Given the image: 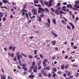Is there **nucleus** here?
Segmentation results:
<instances>
[{"instance_id":"nucleus-1","label":"nucleus","mask_w":79,"mask_h":79,"mask_svg":"<svg viewBox=\"0 0 79 79\" xmlns=\"http://www.w3.org/2000/svg\"><path fill=\"white\" fill-rule=\"evenodd\" d=\"M18 52H17L16 55L17 56V57L18 59V61H19L18 62L20 66H22L23 63L21 60H20V56L18 55Z\"/></svg>"},{"instance_id":"nucleus-2","label":"nucleus","mask_w":79,"mask_h":79,"mask_svg":"<svg viewBox=\"0 0 79 79\" xmlns=\"http://www.w3.org/2000/svg\"><path fill=\"white\" fill-rule=\"evenodd\" d=\"M38 13H40L41 11H45V9L44 8H42L41 7H38Z\"/></svg>"},{"instance_id":"nucleus-3","label":"nucleus","mask_w":79,"mask_h":79,"mask_svg":"<svg viewBox=\"0 0 79 79\" xmlns=\"http://www.w3.org/2000/svg\"><path fill=\"white\" fill-rule=\"evenodd\" d=\"M36 11L37 10H36V9L34 8L32 9L31 10V11L32 13H33V14L34 15H36L37 14V12H36Z\"/></svg>"},{"instance_id":"nucleus-4","label":"nucleus","mask_w":79,"mask_h":79,"mask_svg":"<svg viewBox=\"0 0 79 79\" xmlns=\"http://www.w3.org/2000/svg\"><path fill=\"white\" fill-rule=\"evenodd\" d=\"M47 21L48 23H45L46 25H48L47 27L48 28L50 27V20L48 19H47Z\"/></svg>"},{"instance_id":"nucleus-5","label":"nucleus","mask_w":79,"mask_h":79,"mask_svg":"<svg viewBox=\"0 0 79 79\" xmlns=\"http://www.w3.org/2000/svg\"><path fill=\"white\" fill-rule=\"evenodd\" d=\"M41 73L44 74V76H46V74H47V72H45V70H44V69L41 70Z\"/></svg>"},{"instance_id":"nucleus-6","label":"nucleus","mask_w":79,"mask_h":79,"mask_svg":"<svg viewBox=\"0 0 79 79\" xmlns=\"http://www.w3.org/2000/svg\"><path fill=\"white\" fill-rule=\"evenodd\" d=\"M51 33L52 35H54L55 37H58V35L55 33L53 32V31H51Z\"/></svg>"},{"instance_id":"nucleus-7","label":"nucleus","mask_w":79,"mask_h":79,"mask_svg":"<svg viewBox=\"0 0 79 79\" xmlns=\"http://www.w3.org/2000/svg\"><path fill=\"white\" fill-rule=\"evenodd\" d=\"M8 55L9 56H11V58H14V54L12 53L10 54V53H8Z\"/></svg>"},{"instance_id":"nucleus-8","label":"nucleus","mask_w":79,"mask_h":79,"mask_svg":"<svg viewBox=\"0 0 79 79\" xmlns=\"http://www.w3.org/2000/svg\"><path fill=\"white\" fill-rule=\"evenodd\" d=\"M52 0H50L49 2V4L48 5V8H50V6H52Z\"/></svg>"},{"instance_id":"nucleus-9","label":"nucleus","mask_w":79,"mask_h":79,"mask_svg":"<svg viewBox=\"0 0 79 79\" xmlns=\"http://www.w3.org/2000/svg\"><path fill=\"white\" fill-rule=\"evenodd\" d=\"M35 61H33L32 62V65L31 67V69H34V65H35Z\"/></svg>"},{"instance_id":"nucleus-10","label":"nucleus","mask_w":79,"mask_h":79,"mask_svg":"<svg viewBox=\"0 0 79 79\" xmlns=\"http://www.w3.org/2000/svg\"><path fill=\"white\" fill-rule=\"evenodd\" d=\"M37 65H36L35 67L34 68L33 70V72L34 73H36L37 71Z\"/></svg>"},{"instance_id":"nucleus-11","label":"nucleus","mask_w":79,"mask_h":79,"mask_svg":"<svg viewBox=\"0 0 79 79\" xmlns=\"http://www.w3.org/2000/svg\"><path fill=\"white\" fill-rule=\"evenodd\" d=\"M2 2L4 3H8L9 4H11L10 2H9L8 1L6 0H2Z\"/></svg>"},{"instance_id":"nucleus-12","label":"nucleus","mask_w":79,"mask_h":79,"mask_svg":"<svg viewBox=\"0 0 79 79\" xmlns=\"http://www.w3.org/2000/svg\"><path fill=\"white\" fill-rule=\"evenodd\" d=\"M66 6L67 8H70L71 9H73V7L72 6V5L70 4H68Z\"/></svg>"},{"instance_id":"nucleus-13","label":"nucleus","mask_w":79,"mask_h":79,"mask_svg":"<svg viewBox=\"0 0 79 79\" xmlns=\"http://www.w3.org/2000/svg\"><path fill=\"white\" fill-rule=\"evenodd\" d=\"M41 61L42 60H39L37 63V65H38V66H40V65Z\"/></svg>"},{"instance_id":"nucleus-14","label":"nucleus","mask_w":79,"mask_h":79,"mask_svg":"<svg viewBox=\"0 0 79 79\" xmlns=\"http://www.w3.org/2000/svg\"><path fill=\"white\" fill-rule=\"evenodd\" d=\"M69 24H70V25H71V26L72 27V29H74L75 27L74 25H73V23L71 22L69 23Z\"/></svg>"},{"instance_id":"nucleus-15","label":"nucleus","mask_w":79,"mask_h":79,"mask_svg":"<svg viewBox=\"0 0 79 79\" xmlns=\"http://www.w3.org/2000/svg\"><path fill=\"white\" fill-rule=\"evenodd\" d=\"M29 78H31L33 79L34 77V75H30L28 77Z\"/></svg>"},{"instance_id":"nucleus-16","label":"nucleus","mask_w":79,"mask_h":79,"mask_svg":"<svg viewBox=\"0 0 79 79\" xmlns=\"http://www.w3.org/2000/svg\"><path fill=\"white\" fill-rule=\"evenodd\" d=\"M44 69H46V70H50V68L48 66H47L46 67H44Z\"/></svg>"},{"instance_id":"nucleus-17","label":"nucleus","mask_w":79,"mask_h":79,"mask_svg":"<svg viewBox=\"0 0 79 79\" xmlns=\"http://www.w3.org/2000/svg\"><path fill=\"white\" fill-rule=\"evenodd\" d=\"M59 11H60L57 10H56L55 11V13H56V14H57V15H61L60 13H59Z\"/></svg>"},{"instance_id":"nucleus-18","label":"nucleus","mask_w":79,"mask_h":79,"mask_svg":"<svg viewBox=\"0 0 79 79\" xmlns=\"http://www.w3.org/2000/svg\"><path fill=\"white\" fill-rule=\"evenodd\" d=\"M22 69H24V68H26V64H23L22 65Z\"/></svg>"},{"instance_id":"nucleus-19","label":"nucleus","mask_w":79,"mask_h":79,"mask_svg":"<svg viewBox=\"0 0 79 79\" xmlns=\"http://www.w3.org/2000/svg\"><path fill=\"white\" fill-rule=\"evenodd\" d=\"M17 53H18V55L19 56H20V58H21V59L23 58V57L22 56H21V54H20V52H17Z\"/></svg>"},{"instance_id":"nucleus-20","label":"nucleus","mask_w":79,"mask_h":79,"mask_svg":"<svg viewBox=\"0 0 79 79\" xmlns=\"http://www.w3.org/2000/svg\"><path fill=\"white\" fill-rule=\"evenodd\" d=\"M59 13H61L62 14H64V15H66V12H64L63 11L61 10L60 11H59Z\"/></svg>"},{"instance_id":"nucleus-21","label":"nucleus","mask_w":79,"mask_h":79,"mask_svg":"<svg viewBox=\"0 0 79 79\" xmlns=\"http://www.w3.org/2000/svg\"><path fill=\"white\" fill-rule=\"evenodd\" d=\"M43 63L44 66H47V63L45 61H43Z\"/></svg>"},{"instance_id":"nucleus-22","label":"nucleus","mask_w":79,"mask_h":79,"mask_svg":"<svg viewBox=\"0 0 79 79\" xmlns=\"http://www.w3.org/2000/svg\"><path fill=\"white\" fill-rule=\"evenodd\" d=\"M21 54L22 55H23V56L25 57V58H27V55L25 54H23V53H22V52H21Z\"/></svg>"},{"instance_id":"nucleus-23","label":"nucleus","mask_w":79,"mask_h":79,"mask_svg":"<svg viewBox=\"0 0 79 79\" xmlns=\"http://www.w3.org/2000/svg\"><path fill=\"white\" fill-rule=\"evenodd\" d=\"M52 22L53 23H54L55 24H56V20L54 18L53 20H52Z\"/></svg>"},{"instance_id":"nucleus-24","label":"nucleus","mask_w":79,"mask_h":79,"mask_svg":"<svg viewBox=\"0 0 79 79\" xmlns=\"http://www.w3.org/2000/svg\"><path fill=\"white\" fill-rule=\"evenodd\" d=\"M1 79H6L5 77L3 75H1Z\"/></svg>"},{"instance_id":"nucleus-25","label":"nucleus","mask_w":79,"mask_h":79,"mask_svg":"<svg viewBox=\"0 0 79 79\" xmlns=\"http://www.w3.org/2000/svg\"><path fill=\"white\" fill-rule=\"evenodd\" d=\"M38 76L40 77H41L42 76V73H40L38 74Z\"/></svg>"},{"instance_id":"nucleus-26","label":"nucleus","mask_w":79,"mask_h":79,"mask_svg":"<svg viewBox=\"0 0 79 79\" xmlns=\"http://www.w3.org/2000/svg\"><path fill=\"white\" fill-rule=\"evenodd\" d=\"M51 43L53 45H54L56 44V42L55 41H52Z\"/></svg>"},{"instance_id":"nucleus-27","label":"nucleus","mask_w":79,"mask_h":79,"mask_svg":"<svg viewBox=\"0 0 79 79\" xmlns=\"http://www.w3.org/2000/svg\"><path fill=\"white\" fill-rule=\"evenodd\" d=\"M28 57L30 59H32V58H33V57H32V55H29L28 56Z\"/></svg>"},{"instance_id":"nucleus-28","label":"nucleus","mask_w":79,"mask_h":79,"mask_svg":"<svg viewBox=\"0 0 79 79\" xmlns=\"http://www.w3.org/2000/svg\"><path fill=\"white\" fill-rule=\"evenodd\" d=\"M61 68L62 69H63L64 68V65L63 64L61 66Z\"/></svg>"},{"instance_id":"nucleus-29","label":"nucleus","mask_w":79,"mask_h":79,"mask_svg":"<svg viewBox=\"0 0 79 79\" xmlns=\"http://www.w3.org/2000/svg\"><path fill=\"white\" fill-rule=\"evenodd\" d=\"M48 77H52V74L51 73H48Z\"/></svg>"},{"instance_id":"nucleus-30","label":"nucleus","mask_w":79,"mask_h":79,"mask_svg":"<svg viewBox=\"0 0 79 79\" xmlns=\"http://www.w3.org/2000/svg\"><path fill=\"white\" fill-rule=\"evenodd\" d=\"M3 16V13L0 12V18Z\"/></svg>"},{"instance_id":"nucleus-31","label":"nucleus","mask_w":79,"mask_h":79,"mask_svg":"<svg viewBox=\"0 0 79 79\" xmlns=\"http://www.w3.org/2000/svg\"><path fill=\"white\" fill-rule=\"evenodd\" d=\"M52 70L53 71H54V72H56L57 71L56 69L55 68H52Z\"/></svg>"},{"instance_id":"nucleus-32","label":"nucleus","mask_w":79,"mask_h":79,"mask_svg":"<svg viewBox=\"0 0 79 79\" xmlns=\"http://www.w3.org/2000/svg\"><path fill=\"white\" fill-rule=\"evenodd\" d=\"M34 3H39V1L37 0H34Z\"/></svg>"},{"instance_id":"nucleus-33","label":"nucleus","mask_w":79,"mask_h":79,"mask_svg":"<svg viewBox=\"0 0 79 79\" xmlns=\"http://www.w3.org/2000/svg\"><path fill=\"white\" fill-rule=\"evenodd\" d=\"M51 11L52 12V13H54L55 10L53 9V8L52 7L51 8Z\"/></svg>"},{"instance_id":"nucleus-34","label":"nucleus","mask_w":79,"mask_h":79,"mask_svg":"<svg viewBox=\"0 0 79 79\" xmlns=\"http://www.w3.org/2000/svg\"><path fill=\"white\" fill-rule=\"evenodd\" d=\"M16 48L15 46H14L12 48V50L13 52H15V49Z\"/></svg>"},{"instance_id":"nucleus-35","label":"nucleus","mask_w":79,"mask_h":79,"mask_svg":"<svg viewBox=\"0 0 79 79\" xmlns=\"http://www.w3.org/2000/svg\"><path fill=\"white\" fill-rule=\"evenodd\" d=\"M75 5H78L79 4V1H76V2H75Z\"/></svg>"},{"instance_id":"nucleus-36","label":"nucleus","mask_w":79,"mask_h":79,"mask_svg":"<svg viewBox=\"0 0 79 79\" xmlns=\"http://www.w3.org/2000/svg\"><path fill=\"white\" fill-rule=\"evenodd\" d=\"M42 68V67L40 65L38 67V70H39L40 69H41Z\"/></svg>"},{"instance_id":"nucleus-37","label":"nucleus","mask_w":79,"mask_h":79,"mask_svg":"<svg viewBox=\"0 0 79 79\" xmlns=\"http://www.w3.org/2000/svg\"><path fill=\"white\" fill-rule=\"evenodd\" d=\"M39 56L41 58H44V56H43V55L40 54Z\"/></svg>"},{"instance_id":"nucleus-38","label":"nucleus","mask_w":79,"mask_h":79,"mask_svg":"<svg viewBox=\"0 0 79 79\" xmlns=\"http://www.w3.org/2000/svg\"><path fill=\"white\" fill-rule=\"evenodd\" d=\"M45 15L44 14H42L41 15H40V18H42V17H44Z\"/></svg>"},{"instance_id":"nucleus-39","label":"nucleus","mask_w":79,"mask_h":79,"mask_svg":"<svg viewBox=\"0 0 79 79\" xmlns=\"http://www.w3.org/2000/svg\"><path fill=\"white\" fill-rule=\"evenodd\" d=\"M44 3L45 4V5H47V6H48V2H44Z\"/></svg>"},{"instance_id":"nucleus-40","label":"nucleus","mask_w":79,"mask_h":79,"mask_svg":"<svg viewBox=\"0 0 79 79\" xmlns=\"http://www.w3.org/2000/svg\"><path fill=\"white\" fill-rule=\"evenodd\" d=\"M56 8L57 10H61V7H59L58 6V7H56Z\"/></svg>"},{"instance_id":"nucleus-41","label":"nucleus","mask_w":79,"mask_h":79,"mask_svg":"<svg viewBox=\"0 0 79 79\" xmlns=\"http://www.w3.org/2000/svg\"><path fill=\"white\" fill-rule=\"evenodd\" d=\"M37 50H35L34 51V54H35V55H37Z\"/></svg>"},{"instance_id":"nucleus-42","label":"nucleus","mask_w":79,"mask_h":79,"mask_svg":"<svg viewBox=\"0 0 79 79\" xmlns=\"http://www.w3.org/2000/svg\"><path fill=\"white\" fill-rule=\"evenodd\" d=\"M32 69H31V67L30 68V70H29L28 71V72H29V73H30V72H31V71H32Z\"/></svg>"},{"instance_id":"nucleus-43","label":"nucleus","mask_w":79,"mask_h":79,"mask_svg":"<svg viewBox=\"0 0 79 79\" xmlns=\"http://www.w3.org/2000/svg\"><path fill=\"white\" fill-rule=\"evenodd\" d=\"M67 27L68 29H69V30H71V27H70V26H69L68 25L67 26Z\"/></svg>"},{"instance_id":"nucleus-44","label":"nucleus","mask_w":79,"mask_h":79,"mask_svg":"<svg viewBox=\"0 0 79 79\" xmlns=\"http://www.w3.org/2000/svg\"><path fill=\"white\" fill-rule=\"evenodd\" d=\"M62 73V72L60 71H58L57 73V74H58L59 75L61 74Z\"/></svg>"},{"instance_id":"nucleus-45","label":"nucleus","mask_w":79,"mask_h":79,"mask_svg":"<svg viewBox=\"0 0 79 79\" xmlns=\"http://www.w3.org/2000/svg\"><path fill=\"white\" fill-rule=\"evenodd\" d=\"M8 79H13V78L11 77H10V76H8L7 77Z\"/></svg>"},{"instance_id":"nucleus-46","label":"nucleus","mask_w":79,"mask_h":79,"mask_svg":"<svg viewBox=\"0 0 79 79\" xmlns=\"http://www.w3.org/2000/svg\"><path fill=\"white\" fill-rule=\"evenodd\" d=\"M26 15L27 18H29V15H28V14L27 13H26Z\"/></svg>"},{"instance_id":"nucleus-47","label":"nucleus","mask_w":79,"mask_h":79,"mask_svg":"<svg viewBox=\"0 0 79 79\" xmlns=\"http://www.w3.org/2000/svg\"><path fill=\"white\" fill-rule=\"evenodd\" d=\"M13 60H14L15 61H17V58H16V57H15L13 59Z\"/></svg>"},{"instance_id":"nucleus-48","label":"nucleus","mask_w":79,"mask_h":79,"mask_svg":"<svg viewBox=\"0 0 79 79\" xmlns=\"http://www.w3.org/2000/svg\"><path fill=\"white\" fill-rule=\"evenodd\" d=\"M60 2H59L56 6V7H58V6H60Z\"/></svg>"},{"instance_id":"nucleus-49","label":"nucleus","mask_w":79,"mask_h":79,"mask_svg":"<svg viewBox=\"0 0 79 79\" xmlns=\"http://www.w3.org/2000/svg\"><path fill=\"white\" fill-rule=\"evenodd\" d=\"M56 73L55 74H53V75L52 76V77H53V78H55V76H56Z\"/></svg>"},{"instance_id":"nucleus-50","label":"nucleus","mask_w":79,"mask_h":79,"mask_svg":"<svg viewBox=\"0 0 79 79\" xmlns=\"http://www.w3.org/2000/svg\"><path fill=\"white\" fill-rule=\"evenodd\" d=\"M11 4L12 5H13V6H14L15 5H16V3H15L13 2H12Z\"/></svg>"},{"instance_id":"nucleus-51","label":"nucleus","mask_w":79,"mask_h":79,"mask_svg":"<svg viewBox=\"0 0 79 79\" xmlns=\"http://www.w3.org/2000/svg\"><path fill=\"white\" fill-rule=\"evenodd\" d=\"M38 21L41 22V21H42V19H41V18H39L38 19Z\"/></svg>"},{"instance_id":"nucleus-52","label":"nucleus","mask_w":79,"mask_h":79,"mask_svg":"<svg viewBox=\"0 0 79 79\" xmlns=\"http://www.w3.org/2000/svg\"><path fill=\"white\" fill-rule=\"evenodd\" d=\"M9 49L10 50H11L12 49V46H10V47H9Z\"/></svg>"},{"instance_id":"nucleus-53","label":"nucleus","mask_w":79,"mask_h":79,"mask_svg":"<svg viewBox=\"0 0 79 79\" xmlns=\"http://www.w3.org/2000/svg\"><path fill=\"white\" fill-rule=\"evenodd\" d=\"M17 67L18 69H21V68L20 66L19 65L17 66Z\"/></svg>"},{"instance_id":"nucleus-54","label":"nucleus","mask_w":79,"mask_h":79,"mask_svg":"<svg viewBox=\"0 0 79 79\" xmlns=\"http://www.w3.org/2000/svg\"><path fill=\"white\" fill-rule=\"evenodd\" d=\"M74 6L76 8H79V6H76V5H74Z\"/></svg>"},{"instance_id":"nucleus-55","label":"nucleus","mask_w":79,"mask_h":79,"mask_svg":"<svg viewBox=\"0 0 79 79\" xmlns=\"http://www.w3.org/2000/svg\"><path fill=\"white\" fill-rule=\"evenodd\" d=\"M43 61H45V62H48V60H47V59H44Z\"/></svg>"},{"instance_id":"nucleus-56","label":"nucleus","mask_w":79,"mask_h":79,"mask_svg":"<svg viewBox=\"0 0 79 79\" xmlns=\"http://www.w3.org/2000/svg\"><path fill=\"white\" fill-rule=\"evenodd\" d=\"M45 10L48 13V12H49V10H48V9H47V8H46V7L45 8Z\"/></svg>"},{"instance_id":"nucleus-57","label":"nucleus","mask_w":79,"mask_h":79,"mask_svg":"<svg viewBox=\"0 0 79 79\" xmlns=\"http://www.w3.org/2000/svg\"><path fill=\"white\" fill-rule=\"evenodd\" d=\"M22 11H25V12H27V11L26 10H24V9H23L22 10Z\"/></svg>"},{"instance_id":"nucleus-58","label":"nucleus","mask_w":79,"mask_h":79,"mask_svg":"<svg viewBox=\"0 0 79 79\" xmlns=\"http://www.w3.org/2000/svg\"><path fill=\"white\" fill-rule=\"evenodd\" d=\"M71 73V72L69 71V73L68 74L67 76H70V73Z\"/></svg>"},{"instance_id":"nucleus-59","label":"nucleus","mask_w":79,"mask_h":79,"mask_svg":"<svg viewBox=\"0 0 79 79\" xmlns=\"http://www.w3.org/2000/svg\"><path fill=\"white\" fill-rule=\"evenodd\" d=\"M26 74H27V71L23 72V74H24V75H26Z\"/></svg>"},{"instance_id":"nucleus-60","label":"nucleus","mask_w":79,"mask_h":79,"mask_svg":"<svg viewBox=\"0 0 79 79\" xmlns=\"http://www.w3.org/2000/svg\"><path fill=\"white\" fill-rule=\"evenodd\" d=\"M78 76H79L78 73H76L75 75L76 77H78Z\"/></svg>"},{"instance_id":"nucleus-61","label":"nucleus","mask_w":79,"mask_h":79,"mask_svg":"<svg viewBox=\"0 0 79 79\" xmlns=\"http://www.w3.org/2000/svg\"><path fill=\"white\" fill-rule=\"evenodd\" d=\"M25 12H23L22 13V15L23 16H24V15H25Z\"/></svg>"},{"instance_id":"nucleus-62","label":"nucleus","mask_w":79,"mask_h":79,"mask_svg":"<svg viewBox=\"0 0 79 79\" xmlns=\"http://www.w3.org/2000/svg\"><path fill=\"white\" fill-rule=\"evenodd\" d=\"M23 69H24V71H27V68L26 67L25 68Z\"/></svg>"},{"instance_id":"nucleus-63","label":"nucleus","mask_w":79,"mask_h":79,"mask_svg":"<svg viewBox=\"0 0 79 79\" xmlns=\"http://www.w3.org/2000/svg\"><path fill=\"white\" fill-rule=\"evenodd\" d=\"M61 21H62V23H63L64 24V23H66V22H65L63 20H62Z\"/></svg>"},{"instance_id":"nucleus-64","label":"nucleus","mask_w":79,"mask_h":79,"mask_svg":"<svg viewBox=\"0 0 79 79\" xmlns=\"http://www.w3.org/2000/svg\"><path fill=\"white\" fill-rule=\"evenodd\" d=\"M33 38H34V36H31V37H29V38L31 39H32Z\"/></svg>"}]
</instances>
